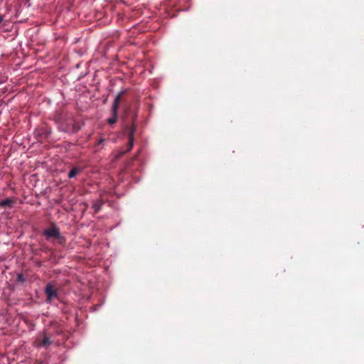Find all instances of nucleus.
Returning a JSON list of instances; mask_svg holds the SVG:
<instances>
[{"label":"nucleus","instance_id":"obj_7","mask_svg":"<svg viewBox=\"0 0 364 364\" xmlns=\"http://www.w3.org/2000/svg\"><path fill=\"white\" fill-rule=\"evenodd\" d=\"M134 130H135V129L132 128V132H131V134H130L129 139V149H128V150L127 151H130L132 149V146H133V139H134Z\"/></svg>","mask_w":364,"mask_h":364},{"label":"nucleus","instance_id":"obj_1","mask_svg":"<svg viewBox=\"0 0 364 364\" xmlns=\"http://www.w3.org/2000/svg\"><path fill=\"white\" fill-rule=\"evenodd\" d=\"M126 92L125 90H121L115 97L112 106V117L107 119L109 124H114L117 120V112L122 96Z\"/></svg>","mask_w":364,"mask_h":364},{"label":"nucleus","instance_id":"obj_2","mask_svg":"<svg viewBox=\"0 0 364 364\" xmlns=\"http://www.w3.org/2000/svg\"><path fill=\"white\" fill-rule=\"evenodd\" d=\"M43 235L47 240L62 238L59 228L55 226L46 229Z\"/></svg>","mask_w":364,"mask_h":364},{"label":"nucleus","instance_id":"obj_4","mask_svg":"<svg viewBox=\"0 0 364 364\" xmlns=\"http://www.w3.org/2000/svg\"><path fill=\"white\" fill-rule=\"evenodd\" d=\"M36 346L38 348H41V347L48 348L52 343L50 337H48L46 336H44L43 338H42L41 336H38L36 338Z\"/></svg>","mask_w":364,"mask_h":364},{"label":"nucleus","instance_id":"obj_9","mask_svg":"<svg viewBox=\"0 0 364 364\" xmlns=\"http://www.w3.org/2000/svg\"><path fill=\"white\" fill-rule=\"evenodd\" d=\"M17 278H18V281H20V282H24V278H23V275H22V274H18V277H17Z\"/></svg>","mask_w":364,"mask_h":364},{"label":"nucleus","instance_id":"obj_8","mask_svg":"<svg viewBox=\"0 0 364 364\" xmlns=\"http://www.w3.org/2000/svg\"><path fill=\"white\" fill-rule=\"evenodd\" d=\"M80 169L77 167L73 168L68 173V177L70 178L75 177L77 173H79Z\"/></svg>","mask_w":364,"mask_h":364},{"label":"nucleus","instance_id":"obj_5","mask_svg":"<svg viewBox=\"0 0 364 364\" xmlns=\"http://www.w3.org/2000/svg\"><path fill=\"white\" fill-rule=\"evenodd\" d=\"M14 204V200L11 198H6L0 200V207L11 208Z\"/></svg>","mask_w":364,"mask_h":364},{"label":"nucleus","instance_id":"obj_11","mask_svg":"<svg viewBox=\"0 0 364 364\" xmlns=\"http://www.w3.org/2000/svg\"><path fill=\"white\" fill-rule=\"evenodd\" d=\"M3 21V16L0 15V23Z\"/></svg>","mask_w":364,"mask_h":364},{"label":"nucleus","instance_id":"obj_6","mask_svg":"<svg viewBox=\"0 0 364 364\" xmlns=\"http://www.w3.org/2000/svg\"><path fill=\"white\" fill-rule=\"evenodd\" d=\"M102 205L103 202L102 200H97L95 201V203L92 205V208L95 210V213H98L100 210L102 208Z\"/></svg>","mask_w":364,"mask_h":364},{"label":"nucleus","instance_id":"obj_3","mask_svg":"<svg viewBox=\"0 0 364 364\" xmlns=\"http://www.w3.org/2000/svg\"><path fill=\"white\" fill-rule=\"evenodd\" d=\"M45 294H46L47 303H51V301L54 299H57L58 297V291L56 289L54 288L53 285L50 283L48 284L45 288Z\"/></svg>","mask_w":364,"mask_h":364},{"label":"nucleus","instance_id":"obj_10","mask_svg":"<svg viewBox=\"0 0 364 364\" xmlns=\"http://www.w3.org/2000/svg\"><path fill=\"white\" fill-rule=\"evenodd\" d=\"M105 141V139L103 138H100L98 141H97V144H102L103 142Z\"/></svg>","mask_w":364,"mask_h":364}]
</instances>
